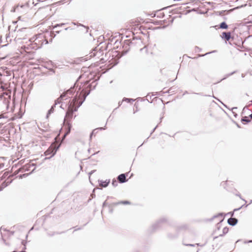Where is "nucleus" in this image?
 Instances as JSON below:
<instances>
[{
    "mask_svg": "<svg viewBox=\"0 0 252 252\" xmlns=\"http://www.w3.org/2000/svg\"><path fill=\"white\" fill-rule=\"evenodd\" d=\"M90 94V92L85 91L84 93H80L78 91L77 92L75 96L73 98L72 101L68 106V109L66 112V115L64 121L70 122L72 119L73 113L78 110V109L82 105L86 99V97Z\"/></svg>",
    "mask_w": 252,
    "mask_h": 252,
    "instance_id": "f257e3e1",
    "label": "nucleus"
},
{
    "mask_svg": "<svg viewBox=\"0 0 252 252\" xmlns=\"http://www.w3.org/2000/svg\"><path fill=\"white\" fill-rule=\"evenodd\" d=\"M132 44V42L130 41V39L125 40L123 43V50L121 51V54H117V56H119L118 59L115 60L114 61L112 62V63H114V65H117L119 61V59L122 57V56L125 55L129 51L130 49V44Z\"/></svg>",
    "mask_w": 252,
    "mask_h": 252,
    "instance_id": "f03ea898",
    "label": "nucleus"
},
{
    "mask_svg": "<svg viewBox=\"0 0 252 252\" xmlns=\"http://www.w3.org/2000/svg\"><path fill=\"white\" fill-rule=\"evenodd\" d=\"M59 148V146H58L56 148H54L50 146L44 153V154L46 156H49V157H46L44 159H50V158L53 157L56 154Z\"/></svg>",
    "mask_w": 252,
    "mask_h": 252,
    "instance_id": "7ed1b4c3",
    "label": "nucleus"
},
{
    "mask_svg": "<svg viewBox=\"0 0 252 252\" xmlns=\"http://www.w3.org/2000/svg\"><path fill=\"white\" fill-rule=\"evenodd\" d=\"M167 220V219L165 218H163L159 219L155 224H154L152 225L153 230H157L158 228H159L161 226V223L166 222Z\"/></svg>",
    "mask_w": 252,
    "mask_h": 252,
    "instance_id": "20e7f679",
    "label": "nucleus"
},
{
    "mask_svg": "<svg viewBox=\"0 0 252 252\" xmlns=\"http://www.w3.org/2000/svg\"><path fill=\"white\" fill-rule=\"evenodd\" d=\"M128 173H122L120 174L118 177L117 179L119 183H124L127 181V179H126V176L127 175Z\"/></svg>",
    "mask_w": 252,
    "mask_h": 252,
    "instance_id": "39448f33",
    "label": "nucleus"
},
{
    "mask_svg": "<svg viewBox=\"0 0 252 252\" xmlns=\"http://www.w3.org/2000/svg\"><path fill=\"white\" fill-rule=\"evenodd\" d=\"M76 90L75 84L73 86L71 87L66 91L63 92L62 94H65V97H66L68 94L73 95V94L76 92Z\"/></svg>",
    "mask_w": 252,
    "mask_h": 252,
    "instance_id": "423d86ee",
    "label": "nucleus"
},
{
    "mask_svg": "<svg viewBox=\"0 0 252 252\" xmlns=\"http://www.w3.org/2000/svg\"><path fill=\"white\" fill-rule=\"evenodd\" d=\"M221 37L222 39L225 40V41H228L231 38V33L230 32H223L222 33V35H221Z\"/></svg>",
    "mask_w": 252,
    "mask_h": 252,
    "instance_id": "0eeeda50",
    "label": "nucleus"
},
{
    "mask_svg": "<svg viewBox=\"0 0 252 252\" xmlns=\"http://www.w3.org/2000/svg\"><path fill=\"white\" fill-rule=\"evenodd\" d=\"M72 127V125L70 122H65V135H68Z\"/></svg>",
    "mask_w": 252,
    "mask_h": 252,
    "instance_id": "6e6552de",
    "label": "nucleus"
},
{
    "mask_svg": "<svg viewBox=\"0 0 252 252\" xmlns=\"http://www.w3.org/2000/svg\"><path fill=\"white\" fill-rule=\"evenodd\" d=\"M106 128V126H104V127H98V128H95L92 131V132H91V133L90 134V140H91L92 136L93 135H95L96 134V133H97L98 130H104Z\"/></svg>",
    "mask_w": 252,
    "mask_h": 252,
    "instance_id": "1a4fd4ad",
    "label": "nucleus"
},
{
    "mask_svg": "<svg viewBox=\"0 0 252 252\" xmlns=\"http://www.w3.org/2000/svg\"><path fill=\"white\" fill-rule=\"evenodd\" d=\"M238 219L231 217L227 220V223L231 226H235L238 222Z\"/></svg>",
    "mask_w": 252,
    "mask_h": 252,
    "instance_id": "9d476101",
    "label": "nucleus"
},
{
    "mask_svg": "<svg viewBox=\"0 0 252 252\" xmlns=\"http://www.w3.org/2000/svg\"><path fill=\"white\" fill-rule=\"evenodd\" d=\"M11 180H9L8 181H5L3 182L0 186V191L2 190L3 189L8 186L9 184H11Z\"/></svg>",
    "mask_w": 252,
    "mask_h": 252,
    "instance_id": "9b49d317",
    "label": "nucleus"
},
{
    "mask_svg": "<svg viewBox=\"0 0 252 252\" xmlns=\"http://www.w3.org/2000/svg\"><path fill=\"white\" fill-rule=\"evenodd\" d=\"M99 186L103 188L107 187L110 183V180H106L105 181L102 180H98Z\"/></svg>",
    "mask_w": 252,
    "mask_h": 252,
    "instance_id": "f8f14e48",
    "label": "nucleus"
},
{
    "mask_svg": "<svg viewBox=\"0 0 252 252\" xmlns=\"http://www.w3.org/2000/svg\"><path fill=\"white\" fill-rule=\"evenodd\" d=\"M65 97V94H61L60 96L55 101V105H57L58 104H60L62 102V100Z\"/></svg>",
    "mask_w": 252,
    "mask_h": 252,
    "instance_id": "ddd939ff",
    "label": "nucleus"
},
{
    "mask_svg": "<svg viewBox=\"0 0 252 252\" xmlns=\"http://www.w3.org/2000/svg\"><path fill=\"white\" fill-rule=\"evenodd\" d=\"M10 97L9 96L7 98H4L3 100V103L4 105H5L6 107V110H8L9 105L10 103Z\"/></svg>",
    "mask_w": 252,
    "mask_h": 252,
    "instance_id": "4468645a",
    "label": "nucleus"
},
{
    "mask_svg": "<svg viewBox=\"0 0 252 252\" xmlns=\"http://www.w3.org/2000/svg\"><path fill=\"white\" fill-rule=\"evenodd\" d=\"M228 230H229V228L227 227H224L223 229V230H222V234L219 235V236H218L214 237V239H216L218 238L219 237H222V236H224L225 234H226V233H228Z\"/></svg>",
    "mask_w": 252,
    "mask_h": 252,
    "instance_id": "2eb2a0df",
    "label": "nucleus"
},
{
    "mask_svg": "<svg viewBox=\"0 0 252 252\" xmlns=\"http://www.w3.org/2000/svg\"><path fill=\"white\" fill-rule=\"evenodd\" d=\"M57 105H55V103H54L51 107V108L48 110L47 114L46 115V117L48 118L49 116L54 112V109L56 107Z\"/></svg>",
    "mask_w": 252,
    "mask_h": 252,
    "instance_id": "dca6fc26",
    "label": "nucleus"
},
{
    "mask_svg": "<svg viewBox=\"0 0 252 252\" xmlns=\"http://www.w3.org/2000/svg\"><path fill=\"white\" fill-rule=\"evenodd\" d=\"M219 28L221 29H227L228 28V25L226 22H222L220 24Z\"/></svg>",
    "mask_w": 252,
    "mask_h": 252,
    "instance_id": "f3484780",
    "label": "nucleus"
},
{
    "mask_svg": "<svg viewBox=\"0 0 252 252\" xmlns=\"http://www.w3.org/2000/svg\"><path fill=\"white\" fill-rule=\"evenodd\" d=\"M251 121V120L250 119H249V117H247V116L243 117L241 119V122H243H243H245L246 123H249Z\"/></svg>",
    "mask_w": 252,
    "mask_h": 252,
    "instance_id": "a211bd4d",
    "label": "nucleus"
},
{
    "mask_svg": "<svg viewBox=\"0 0 252 252\" xmlns=\"http://www.w3.org/2000/svg\"><path fill=\"white\" fill-rule=\"evenodd\" d=\"M224 215V214L222 213H219L217 215H214L210 220V221L213 220L214 219L220 217H223Z\"/></svg>",
    "mask_w": 252,
    "mask_h": 252,
    "instance_id": "6ab92c4d",
    "label": "nucleus"
},
{
    "mask_svg": "<svg viewBox=\"0 0 252 252\" xmlns=\"http://www.w3.org/2000/svg\"><path fill=\"white\" fill-rule=\"evenodd\" d=\"M1 230L4 231H7L8 236L9 237V235H13L14 234V231L10 232L9 230H7L6 228H3L2 227H1Z\"/></svg>",
    "mask_w": 252,
    "mask_h": 252,
    "instance_id": "aec40b11",
    "label": "nucleus"
},
{
    "mask_svg": "<svg viewBox=\"0 0 252 252\" xmlns=\"http://www.w3.org/2000/svg\"><path fill=\"white\" fill-rule=\"evenodd\" d=\"M223 220H224V218H222V219H221L220 220V221L217 223L216 227H217V229L218 230H220V228L221 227V223L222 222Z\"/></svg>",
    "mask_w": 252,
    "mask_h": 252,
    "instance_id": "412c9836",
    "label": "nucleus"
},
{
    "mask_svg": "<svg viewBox=\"0 0 252 252\" xmlns=\"http://www.w3.org/2000/svg\"><path fill=\"white\" fill-rule=\"evenodd\" d=\"M126 101L128 103H130L131 102L134 101V99H132V98H127L124 97L123 99V101Z\"/></svg>",
    "mask_w": 252,
    "mask_h": 252,
    "instance_id": "4be33fe9",
    "label": "nucleus"
},
{
    "mask_svg": "<svg viewBox=\"0 0 252 252\" xmlns=\"http://www.w3.org/2000/svg\"><path fill=\"white\" fill-rule=\"evenodd\" d=\"M130 203L128 201H123L117 203L116 204H123L124 205L129 204Z\"/></svg>",
    "mask_w": 252,
    "mask_h": 252,
    "instance_id": "5701e85b",
    "label": "nucleus"
},
{
    "mask_svg": "<svg viewBox=\"0 0 252 252\" xmlns=\"http://www.w3.org/2000/svg\"><path fill=\"white\" fill-rule=\"evenodd\" d=\"M235 73V71H233V72H231V73H229V74H226V75H225V77H224L223 78H222V79L221 80V81H222V80H224V79H225L226 78H227V77H229L230 76H231V75H233V74H234Z\"/></svg>",
    "mask_w": 252,
    "mask_h": 252,
    "instance_id": "b1692460",
    "label": "nucleus"
},
{
    "mask_svg": "<svg viewBox=\"0 0 252 252\" xmlns=\"http://www.w3.org/2000/svg\"><path fill=\"white\" fill-rule=\"evenodd\" d=\"M112 184L113 187H116L118 186V182L116 180H115V179H113L112 180Z\"/></svg>",
    "mask_w": 252,
    "mask_h": 252,
    "instance_id": "393cba45",
    "label": "nucleus"
},
{
    "mask_svg": "<svg viewBox=\"0 0 252 252\" xmlns=\"http://www.w3.org/2000/svg\"><path fill=\"white\" fill-rule=\"evenodd\" d=\"M250 106V104L249 105V106ZM246 109L248 110H250L249 108H248V106H245L243 109V111H242V114H243L244 113V111L245 110H246Z\"/></svg>",
    "mask_w": 252,
    "mask_h": 252,
    "instance_id": "a878e982",
    "label": "nucleus"
},
{
    "mask_svg": "<svg viewBox=\"0 0 252 252\" xmlns=\"http://www.w3.org/2000/svg\"><path fill=\"white\" fill-rule=\"evenodd\" d=\"M55 234H58V233H56V232H52V233L48 232L47 233L48 235L49 236H52L54 235Z\"/></svg>",
    "mask_w": 252,
    "mask_h": 252,
    "instance_id": "bb28decb",
    "label": "nucleus"
},
{
    "mask_svg": "<svg viewBox=\"0 0 252 252\" xmlns=\"http://www.w3.org/2000/svg\"><path fill=\"white\" fill-rule=\"evenodd\" d=\"M64 24H56V25L54 26V29H56L58 27H59L60 26H62L63 25H64Z\"/></svg>",
    "mask_w": 252,
    "mask_h": 252,
    "instance_id": "cd10ccee",
    "label": "nucleus"
},
{
    "mask_svg": "<svg viewBox=\"0 0 252 252\" xmlns=\"http://www.w3.org/2000/svg\"><path fill=\"white\" fill-rule=\"evenodd\" d=\"M193 93L194 94L200 95H202V96H207V95H204L203 94V93ZM209 96H210L211 95H209Z\"/></svg>",
    "mask_w": 252,
    "mask_h": 252,
    "instance_id": "c85d7f7f",
    "label": "nucleus"
},
{
    "mask_svg": "<svg viewBox=\"0 0 252 252\" xmlns=\"http://www.w3.org/2000/svg\"><path fill=\"white\" fill-rule=\"evenodd\" d=\"M186 245L191 246V247H194L195 245H195H194V244H186ZM196 245L200 246L199 244H198V243L196 244Z\"/></svg>",
    "mask_w": 252,
    "mask_h": 252,
    "instance_id": "c756f323",
    "label": "nucleus"
},
{
    "mask_svg": "<svg viewBox=\"0 0 252 252\" xmlns=\"http://www.w3.org/2000/svg\"><path fill=\"white\" fill-rule=\"evenodd\" d=\"M2 241L4 242V244H5L6 245H8V243H7L6 242L5 240L3 238V235H2Z\"/></svg>",
    "mask_w": 252,
    "mask_h": 252,
    "instance_id": "7c9ffc66",
    "label": "nucleus"
},
{
    "mask_svg": "<svg viewBox=\"0 0 252 252\" xmlns=\"http://www.w3.org/2000/svg\"><path fill=\"white\" fill-rule=\"evenodd\" d=\"M227 214L230 215L231 217H232L233 216V215H234V211L233 212H230L228 213H227Z\"/></svg>",
    "mask_w": 252,
    "mask_h": 252,
    "instance_id": "2f4dec72",
    "label": "nucleus"
},
{
    "mask_svg": "<svg viewBox=\"0 0 252 252\" xmlns=\"http://www.w3.org/2000/svg\"><path fill=\"white\" fill-rule=\"evenodd\" d=\"M96 170H92L90 172H89V176L91 175L92 174H93Z\"/></svg>",
    "mask_w": 252,
    "mask_h": 252,
    "instance_id": "473e14b6",
    "label": "nucleus"
},
{
    "mask_svg": "<svg viewBox=\"0 0 252 252\" xmlns=\"http://www.w3.org/2000/svg\"><path fill=\"white\" fill-rule=\"evenodd\" d=\"M107 205V203L106 202V201H105L103 203V204H102V206L103 207H105V206H106V205Z\"/></svg>",
    "mask_w": 252,
    "mask_h": 252,
    "instance_id": "72a5a7b5",
    "label": "nucleus"
},
{
    "mask_svg": "<svg viewBox=\"0 0 252 252\" xmlns=\"http://www.w3.org/2000/svg\"><path fill=\"white\" fill-rule=\"evenodd\" d=\"M26 244H27V242H26V241H25V240H23V241H22V244L23 246L26 245Z\"/></svg>",
    "mask_w": 252,
    "mask_h": 252,
    "instance_id": "f704fd0d",
    "label": "nucleus"
},
{
    "mask_svg": "<svg viewBox=\"0 0 252 252\" xmlns=\"http://www.w3.org/2000/svg\"><path fill=\"white\" fill-rule=\"evenodd\" d=\"M67 135H65V132L62 137V140H63Z\"/></svg>",
    "mask_w": 252,
    "mask_h": 252,
    "instance_id": "c9c22d12",
    "label": "nucleus"
},
{
    "mask_svg": "<svg viewBox=\"0 0 252 252\" xmlns=\"http://www.w3.org/2000/svg\"><path fill=\"white\" fill-rule=\"evenodd\" d=\"M157 126L153 129V130L152 131V132H151V134H152L154 132V131L155 130V129H156V128L157 127Z\"/></svg>",
    "mask_w": 252,
    "mask_h": 252,
    "instance_id": "e433bc0d",
    "label": "nucleus"
},
{
    "mask_svg": "<svg viewBox=\"0 0 252 252\" xmlns=\"http://www.w3.org/2000/svg\"><path fill=\"white\" fill-rule=\"evenodd\" d=\"M4 118H5V117L2 114L0 115V119Z\"/></svg>",
    "mask_w": 252,
    "mask_h": 252,
    "instance_id": "4c0bfd02",
    "label": "nucleus"
},
{
    "mask_svg": "<svg viewBox=\"0 0 252 252\" xmlns=\"http://www.w3.org/2000/svg\"><path fill=\"white\" fill-rule=\"evenodd\" d=\"M241 208H242V207H241L240 208H238V209H235L234 210V212H235V211H237L239 210Z\"/></svg>",
    "mask_w": 252,
    "mask_h": 252,
    "instance_id": "58836bf2",
    "label": "nucleus"
},
{
    "mask_svg": "<svg viewBox=\"0 0 252 252\" xmlns=\"http://www.w3.org/2000/svg\"><path fill=\"white\" fill-rule=\"evenodd\" d=\"M244 243H252V240H249V241H247V242L245 241Z\"/></svg>",
    "mask_w": 252,
    "mask_h": 252,
    "instance_id": "ea45409f",
    "label": "nucleus"
},
{
    "mask_svg": "<svg viewBox=\"0 0 252 252\" xmlns=\"http://www.w3.org/2000/svg\"><path fill=\"white\" fill-rule=\"evenodd\" d=\"M26 249V245H25V246H24V247H23V251H25Z\"/></svg>",
    "mask_w": 252,
    "mask_h": 252,
    "instance_id": "a19ab883",
    "label": "nucleus"
},
{
    "mask_svg": "<svg viewBox=\"0 0 252 252\" xmlns=\"http://www.w3.org/2000/svg\"><path fill=\"white\" fill-rule=\"evenodd\" d=\"M3 163H0V168L1 167H3Z\"/></svg>",
    "mask_w": 252,
    "mask_h": 252,
    "instance_id": "79ce46f5",
    "label": "nucleus"
},
{
    "mask_svg": "<svg viewBox=\"0 0 252 252\" xmlns=\"http://www.w3.org/2000/svg\"><path fill=\"white\" fill-rule=\"evenodd\" d=\"M209 53H206V55H207V54H209ZM205 55H199V56L202 57V56H205Z\"/></svg>",
    "mask_w": 252,
    "mask_h": 252,
    "instance_id": "37998d69",
    "label": "nucleus"
},
{
    "mask_svg": "<svg viewBox=\"0 0 252 252\" xmlns=\"http://www.w3.org/2000/svg\"><path fill=\"white\" fill-rule=\"evenodd\" d=\"M233 114H234V116L236 117L237 116V114L236 113H233Z\"/></svg>",
    "mask_w": 252,
    "mask_h": 252,
    "instance_id": "c03bdc74",
    "label": "nucleus"
},
{
    "mask_svg": "<svg viewBox=\"0 0 252 252\" xmlns=\"http://www.w3.org/2000/svg\"><path fill=\"white\" fill-rule=\"evenodd\" d=\"M195 48L197 49V50H199V51L200 50V49L197 46H196Z\"/></svg>",
    "mask_w": 252,
    "mask_h": 252,
    "instance_id": "a18cd8bd",
    "label": "nucleus"
},
{
    "mask_svg": "<svg viewBox=\"0 0 252 252\" xmlns=\"http://www.w3.org/2000/svg\"><path fill=\"white\" fill-rule=\"evenodd\" d=\"M249 117L252 119V113L249 115Z\"/></svg>",
    "mask_w": 252,
    "mask_h": 252,
    "instance_id": "49530a36",
    "label": "nucleus"
},
{
    "mask_svg": "<svg viewBox=\"0 0 252 252\" xmlns=\"http://www.w3.org/2000/svg\"><path fill=\"white\" fill-rule=\"evenodd\" d=\"M145 48H146V47H144L143 48H141V49H140V51H142V50H144Z\"/></svg>",
    "mask_w": 252,
    "mask_h": 252,
    "instance_id": "de8ad7c7",
    "label": "nucleus"
},
{
    "mask_svg": "<svg viewBox=\"0 0 252 252\" xmlns=\"http://www.w3.org/2000/svg\"><path fill=\"white\" fill-rule=\"evenodd\" d=\"M188 94V91H186V92L184 93V94Z\"/></svg>",
    "mask_w": 252,
    "mask_h": 252,
    "instance_id": "09e8293b",
    "label": "nucleus"
},
{
    "mask_svg": "<svg viewBox=\"0 0 252 252\" xmlns=\"http://www.w3.org/2000/svg\"><path fill=\"white\" fill-rule=\"evenodd\" d=\"M60 107L62 108V109H63V105L62 104L61 105H60Z\"/></svg>",
    "mask_w": 252,
    "mask_h": 252,
    "instance_id": "8fccbe9b",
    "label": "nucleus"
},
{
    "mask_svg": "<svg viewBox=\"0 0 252 252\" xmlns=\"http://www.w3.org/2000/svg\"><path fill=\"white\" fill-rule=\"evenodd\" d=\"M16 252H26V251H22L21 252H17V251H16Z\"/></svg>",
    "mask_w": 252,
    "mask_h": 252,
    "instance_id": "3c124183",
    "label": "nucleus"
},
{
    "mask_svg": "<svg viewBox=\"0 0 252 252\" xmlns=\"http://www.w3.org/2000/svg\"><path fill=\"white\" fill-rule=\"evenodd\" d=\"M236 125H237V127H240V126L238 124H237Z\"/></svg>",
    "mask_w": 252,
    "mask_h": 252,
    "instance_id": "603ef678",
    "label": "nucleus"
},
{
    "mask_svg": "<svg viewBox=\"0 0 252 252\" xmlns=\"http://www.w3.org/2000/svg\"><path fill=\"white\" fill-rule=\"evenodd\" d=\"M91 195H92V197H93V198L94 197V196H95V195H94V194H92Z\"/></svg>",
    "mask_w": 252,
    "mask_h": 252,
    "instance_id": "864d4df0",
    "label": "nucleus"
},
{
    "mask_svg": "<svg viewBox=\"0 0 252 252\" xmlns=\"http://www.w3.org/2000/svg\"><path fill=\"white\" fill-rule=\"evenodd\" d=\"M3 96V95L0 94V98H1Z\"/></svg>",
    "mask_w": 252,
    "mask_h": 252,
    "instance_id": "5fc2aeb1",
    "label": "nucleus"
},
{
    "mask_svg": "<svg viewBox=\"0 0 252 252\" xmlns=\"http://www.w3.org/2000/svg\"><path fill=\"white\" fill-rule=\"evenodd\" d=\"M144 143H145V142H143L142 143V144H141V145H143V144H144Z\"/></svg>",
    "mask_w": 252,
    "mask_h": 252,
    "instance_id": "6e6d98bb",
    "label": "nucleus"
},
{
    "mask_svg": "<svg viewBox=\"0 0 252 252\" xmlns=\"http://www.w3.org/2000/svg\"><path fill=\"white\" fill-rule=\"evenodd\" d=\"M144 143H145V142H143L142 143V144H141V145H143V144H144Z\"/></svg>",
    "mask_w": 252,
    "mask_h": 252,
    "instance_id": "4d7b16f0",
    "label": "nucleus"
},
{
    "mask_svg": "<svg viewBox=\"0 0 252 252\" xmlns=\"http://www.w3.org/2000/svg\"><path fill=\"white\" fill-rule=\"evenodd\" d=\"M144 143H145V142H143L142 143V144H141V145H143V144H144Z\"/></svg>",
    "mask_w": 252,
    "mask_h": 252,
    "instance_id": "13d9d810",
    "label": "nucleus"
},
{
    "mask_svg": "<svg viewBox=\"0 0 252 252\" xmlns=\"http://www.w3.org/2000/svg\"><path fill=\"white\" fill-rule=\"evenodd\" d=\"M144 143H145V142H143L142 143V144H141V145H143V144H144Z\"/></svg>",
    "mask_w": 252,
    "mask_h": 252,
    "instance_id": "bf43d9fd",
    "label": "nucleus"
},
{
    "mask_svg": "<svg viewBox=\"0 0 252 252\" xmlns=\"http://www.w3.org/2000/svg\"><path fill=\"white\" fill-rule=\"evenodd\" d=\"M239 241H240V240H237V241H236V243H238Z\"/></svg>",
    "mask_w": 252,
    "mask_h": 252,
    "instance_id": "052dcab7",
    "label": "nucleus"
},
{
    "mask_svg": "<svg viewBox=\"0 0 252 252\" xmlns=\"http://www.w3.org/2000/svg\"><path fill=\"white\" fill-rule=\"evenodd\" d=\"M56 32H57L58 33H59V31H56Z\"/></svg>",
    "mask_w": 252,
    "mask_h": 252,
    "instance_id": "680f3d73",
    "label": "nucleus"
},
{
    "mask_svg": "<svg viewBox=\"0 0 252 252\" xmlns=\"http://www.w3.org/2000/svg\"><path fill=\"white\" fill-rule=\"evenodd\" d=\"M94 54V56H96V55L94 53L93 54Z\"/></svg>",
    "mask_w": 252,
    "mask_h": 252,
    "instance_id": "e2e57ef3",
    "label": "nucleus"
},
{
    "mask_svg": "<svg viewBox=\"0 0 252 252\" xmlns=\"http://www.w3.org/2000/svg\"><path fill=\"white\" fill-rule=\"evenodd\" d=\"M81 228H78V229H80ZM75 230H76V229H75Z\"/></svg>",
    "mask_w": 252,
    "mask_h": 252,
    "instance_id": "0e129e2a",
    "label": "nucleus"
},
{
    "mask_svg": "<svg viewBox=\"0 0 252 252\" xmlns=\"http://www.w3.org/2000/svg\"><path fill=\"white\" fill-rule=\"evenodd\" d=\"M26 238H28V235H26Z\"/></svg>",
    "mask_w": 252,
    "mask_h": 252,
    "instance_id": "69168bd1",
    "label": "nucleus"
},
{
    "mask_svg": "<svg viewBox=\"0 0 252 252\" xmlns=\"http://www.w3.org/2000/svg\"><path fill=\"white\" fill-rule=\"evenodd\" d=\"M236 108H237L236 107L233 108V109H236Z\"/></svg>",
    "mask_w": 252,
    "mask_h": 252,
    "instance_id": "338daca9",
    "label": "nucleus"
},
{
    "mask_svg": "<svg viewBox=\"0 0 252 252\" xmlns=\"http://www.w3.org/2000/svg\"><path fill=\"white\" fill-rule=\"evenodd\" d=\"M43 1V0H39V1Z\"/></svg>",
    "mask_w": 252,
    "mask_h": 252,
    "instance_id": "774afa93",
    "label": "nucleus"
}]
</instances>
